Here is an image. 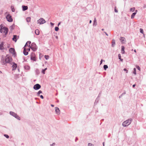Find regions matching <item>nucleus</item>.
Wrapping results in <instances>:
<instances>
[{
  "mask_svg": "<svg viewBox=\"0 0 146 146\" xmlns=\"http://www.w3.org/2000/svg\"><path fill=\"white\" fill-rule=\"evenodd\" d=\"M31 42H27L24 47L23 53L25 55L28 54V52L30 51V48L29 45L30 44Z\"/></svg>",
  "mask_w": 146,
  "mask_h": 146,
  "instance_id": "obj_1",
  "label": "nucleus"
},
{
  "mask_svg": "<svg viewBox=\"0 0 146 146\" xmlns=\"http://www.w3.org/2000/svg\"><path fill=\"white\" fill-rule=\"evenodd\" d=\"M12 60V58L10 56L7 55L5 57L4 60H3L2 64L4 65L6 63H9Z\"/></svg>",
  "mask_w": 146,
  "mask_h": 146,
  "instance_id": "obj_2",
  "label": "nucleus"
},
{
  "mask_svg": "<svg viewBox=\"0 0 146 146\" xmlns=\"http://www.w3.org/2000/svg\"><path fill=\"white\" fill-rule=\"evenodd\" d=\"M132 121V119H128L127 120H126L125 121H124L122 123V125L124 127H126L129 124H130L131 122Z\"/></svg>",
  "mask_w": 146,
  "mask_h": 146,
  "instance_id": "obj_3",
  "label": "nucleus"
},
{
  "mask_svg": "<svg viewBox=\"0 0 146 146\" xmlns=\"http://www.w3.org/2000/svg\"><path fill=\"white\" fill-rule=\"evenodd\" d=\"M9 51L10 53H11L12 55L15 56L16 55V52H15V49L13 48H10L9 50Z\"/></svg>",
  "mask_w": 146,
  "mask_h": 146,
  "instance_id": "obj_4",
  "label": "nucleus"
},
{
  "mask_svg": "<svg viewBox=\"0 0 146 146\" xmlns=\"http://www.w3.org/2000/svg\"><path fill=\"white\" fill-rule=\"evenodd\" d=\"M31 48L34 51H36V44L34 43H32L30 46Z\"/></svg>",
  "mask_w": 146,
  "mask_h": 146,
  "instance_id": "obj_5",
  "label": "nucleus"
},
{
  "mask_svg": "<svg viewBox=\"0 0 146 146\" xmlns=\"http://www.w3.org/2000/svg\"><path fill=\"white\" fill-rule=\"evenodd\" d=\"M37 22L39 24H42L46 22L45 20L42 18H40L37 21Z\"/></svg>",
  "mask_w": 146,
  "mask_h": 146,
  "instance_id": "obj_6",
  "label": "nucleus"
},
{
  "mask_svg": "<svg viewBox=\"0 0 146 146\" xmlns=\"http://www.w3.org/2000/svg\"><path fill=\"white\" fill-rule=\"evenodd\" d=\"M10 114L15 117V118H17V119L20 120V117L17 115V114L15 113H14L12 111H10Z\"/></svg>",
  "mask_w": 146,
  "mask_h": 146,
  "instance_id": "obj_7",
  "label": "nucleus"
},
{
  "mask_svg": "<svg viewBox=\"0 0 146 146\" xmlns=\"http://www.w3.org/2000/svg\"><path fill=\"white\" fill-rule=\"evenodd\" d=\"M6 19L9 22H11L13 21V19L12 18L11 16L9 15H8L6 16Z\"/></svg>",
  "mask_w": 146,
  "mask_h": 146,
  "instance_id": "obj_8",
  "label": "nucleus"
},
{
  "mask_svg": "<svg viewBox=\"0 0 146 146\" xmlns=\"http://www.w3.org/2000/svg\"><path fill=\"white\" fill-rule=\"evenodd\" d=\"M13 66H12L13 70H15L17 67V64L14 62L13 63Z\"/></svg>",
  "mask_w": 146,
  "mask_h": 146,
  "instance_id": "obj_9",
  "label": "nucleus"
},
{
  "mask_svg": "<svg viewBox=\"0 0 146 146\" xmlns=\"http://www.w3.org/2000/svg\"><path fill=\"white\" fill-rule=\"evenodd\" d=\"M8 32V29L5 27H3V32L5 33V35H6Z\"/></svg>",
  "mask_w": 146,
  "mask_h": 146,
  "instance_id": "obj_10",
  "label": "nucleus"
},
{
  "mask_svg": "<svg viewBox=\"0 0 146 146\" xmlns=\"http://www.w3.org/2000/svg\"><path fill=\"white\" fill-rule=\"evenodd\" d=\"M120 40L122 43L123 44L125 43V40L124 38L121 37Z\"/></svg>",
  "mask_w": 146,
  "mask_h": 146,
  "instance_id": "obj_11",
  "label": "nucleus"
},
{
  "mask_svg": "<svg viewBox=\"0 0 146 146\" xmlns=\"http://www.w3.org/2000/svg\"><path fill=\"white\" fill-rule=\"evenodd\" d=\"M55 111L56 112V113L59 114L60 113V110L58 108H56L55 109Z\"/></svg>",
  "mask_w": 146,
  "mask_h": 146,
  "instance_id": "obj_12",
  "label": "nucleus"
},
{
  "mask_svg": "<svg viewBox=\"0 0 146 146\" xmlns=\"http://www.w3.org/2000/svg\"><path fill=\"white\" fill-rule=\"evenodd\" d=\"M3 27L2 25H0V32L2 33L3 32Z\"/></svg>",
  "mask_w": 146,
  "mask_h": 146,
  "instance_id": "obj_13",
  "label": "nucleus"
},
{
  "mask_svg": "<svg viewBox=\"0 0 146 146\" xmlns=\"http://www.w3.org/2000/svg\"><path fill=\"white\" fill-rule=\"evenodd\" d=\"M124 49L125 48L124 46H121V53L123 54L125 53V51H124Z\"/></svg>",
  "mask_w": 146,
  "mask_h": 146,
  "instance_id": "obj_14",
  "label": "nucleus"
},
{
  "mask_svg": "<svg viewBox=\"0 0 146 146\" xmlns=\"http://www.w3.org/2000/svg\"><path fill=\"white\" fill-rule=\"evenodd\" d=\"M27 9L28 7L27 6H23V11H25L26 10H27Z\"/></svg>",
  "mask_w": 146,
  "mask_h": 146,
  "instance_id": "obj_15",
  "label": "nucleus"
},
{
  "mask_svg": "<svg viewBox=\"0 0 146 146\" xmlns=\"http://www.w3.org/2000/svg\"><path fill=\"white\" fill-rule=\"evenodd\" d=\"M3 43L2 42V44H0V49L1 50L3 49L4 48V47L3 46Z\"/></svg>",
  "mask_w": 146,
  "mask_h": 146,
  "instance_id": "obj_16",
  "label": "nucleus"
},
{
  "mask_svg": "<svg viewBox=\"0 0 146 146\" xmlns=\"http://www.w3.org/2000/svg\"><path fill=\"white\" fill-rule=\"evenodd\" d=\"M136 14V12H134L132 13L131 16V18L133 19L134 18V16Z\"/></svg>",
  "mask_w": 146,
  "mask_h": 146,
  "instance_id": "obj_17",
  "label": "nucleus"
},
{
  "mask_svg": "<svg viewBox=\"0 0 146 146\" xmlns=\"http://www.w3.org/2000/svg\"><path fill=\"white\" fill-rule=\"evenodd\" d=\"M16 38H17L16 36L14 35L13 36V40L15 41V42H16L17 41Z\"/></svg>",
  "mask_w": 146,
  "mask_h": 146,
  "instance_id": "obj_18",
  "label": "nucleus"
},
{
  "mask_svg": "<svg viewBox=\"0 0 146 146\" xmlns=\"http://www.w3.org/2000/svg\"><path fill=\"white\" fill-rule=\"evenodd\" d=\"M31 59L34 61H35L36 60V58L35 56H32L31 57Z\"/></svg>",
  "mask_w": 146,
  "mask_h": 146,
  "instance_id": "obj_19",
  "label": "nucleus"
},
{
  "mask_svg": "<svg viewBox=\"0 0 146 146\" xmlns=\"http://www.w3.org/2000/svg\"><path fill=\"white\" fill-rule=\"evenodd\" d=\"M115 44V41L114 40H112V46H114V45Z\"/></svg>",
  "mask_w": 146,
  "mask_h": 146,
  "instance_id": "obj_20",
  "label": "nucleus"
},
{
  "mask_svg": "<svg viewBox=\"0 0 146 146\" xmlns=\"http://www.w3.org/2000/svg\"><path fill=\"white\" fill-rule=\"evenodd\" d=\"M118 55L119 59V60H120L121 61H122L123 60V59H121V56L120 54H119Z\"/></svg>",
  "mask_w": 146,
  "mask_h": 146,
  "instance_id": "obj_21",
  "label": "nucleus"
},
{
  "mask_svg": "<svg viewBox=\"0 0 146 146\" xmlns=\"http://www.w3.org/2000/svg\"><path fill=\"white\" fill-rule=\"evenodd\" d=\"M26 20L27 22H29L30 21L31 18L30 17H27L26 19Z\"/></svg>",
  "mask_w": 146,
  "mask_h": 146,
  "instance_id": "obj_22",
  "label": "nucleus"
},
{
  "mask_svg": "<svg viewBox=\"0 0 146 146\" xmlns=\"http://www.w3.org/2000/svg\"><path fill=\"white\" fill-rule=\"evenodd\" d=\"M11 10L12 12H14L15 11V9L14 8L13 6H11Z\"/></svg>",
  "mask_w": 146,
  "mask_h": 146,
  "instance_id": "obj_23",
  "label": "nucleus"
},
{
  "mask_svg": "<svg viewBox=\"0 0 146 146\" xmlns=\"http://www.w3.org/2000/svg\"><path fill=\"white\" fill-rule=\"evenodd\" d=\"M135 8L133 7V8H131L130 9V10L132 12H133L134 11V10H135Z\"/></svg>",
  "mask_w": 146,
  "mask_h": 146,
  "instance_id": "obj_24",
  "label": "nucleus"
},
{
  "mask_svg": "<svg viewBox=\"0 0 146 146\" xmlns=\"http://www.w3.org/2000/svg\"><path fill=\"white\" fill-rule=\"evenodd\" d=\"M35 56V53L33 52H32L31 54V57Z\"/></svg>",
  "mask_w": 146,
  "mask_h": 146,
  "instance_id": "obj_25",
  "label": "nucleus"
},
{
  "mask_svg": "<svg viewBox=\"0 0 146 146\" xmlns=\"http://www.w3.org/2000/svg\"><path fill=\"white\" fill-rule=\"evenodd\" d=\"M104 68L105 70L108 68V66L107 65H105L104 66Z\"/></svg>",
  "mask_w": 146,
  "mask_h": 146,
  "instance_id": "obj_26",
  "label": "nucleus"
},
{
  "mask_svg": "<svg viewBox=\"0 0 146 146\" xmlns=\"http://www.w3.org/2000/svg\"><path fill=\"white\" fill-rule=\"evenodd\" d=\"M40 87V86L39 84H37V90L39 89Z\"/></svg>",
  "mask_w": 146,
  "mask_h": 146,
  "instance_id": "obj_27",
  "label": "nucleus"
},
{
  "mask_svg": "<svg viewBox=\"0 0 146 146\" xmlns=\"http://www.w3.org/2000/svg\"><path fill=\"white\" fill-rule=\"evenodd\" d=\"M44 57L46 60H48L49 58V56L48 55H45Z\"/></svg>",
  "mask_w": 146,
  "mask_h": 146,
  "instance_id": "obj_28",
  "label": "nucleus"
},
{
  "mask_svg": "<svg viewBox=\"0 0 146 146\" xmlns=\"http://www.w3.org/2000/svg\"><path fill=\"white\" fill-rule=\"evenodd\" d=\"M133 73L135 74L136 75V69L135 68H134L133 69Z\"/></svg>",
  "mask_w": 146,
  "mask_h": 146,
  "instance_id": "obj_29",
  "label": "nucleus"
},
{
  "mask_svg": "<svg viewBox=\"0 0 146 146\" xmlns=\"http://www.w3.org/2000/svg\"><path fill=\"white\" fill-rule=\"evenodd\" d=\"M140 32L143 34V29H141V28L140 29Z\"/></svg>",
  "mask_w": 146,
  "mask_h": 146,
  "instance_id": "obj_30",
  "label": "nucleus"
},
{
  "mask_svg": "<svg viewBox=\"0 0 146 146\" xmlns=\"http://www.w3.org/2000/svg\"><path fill=\"white\" fill-rule=\"evenodd\" d=\"M55 30L56 31H58L59 30V28L57 27H56L55 28Z\"/></svg>",
  "mask_w": 146,
  "mask_h": 146,
  "instance_id": "obj_31",
  "label": "nucleus"
},
{
  "mask_svg": "<svg viewBox=\"0 0 146 146\" xmlns=\"http://www.w3.org/2000/svg\"><path fill=\"white\" fill-rule=\"evenodd\" d=\"M42 91L41 90H40L37 93V94H38V96H39V94L40 93H42Z\"/></svg>",
  "mask_w": 146,
  "mask_h": 146,
  "instance_id": "obj_32",
  "label": "nucleus"
},
{
  "mask_svg": "<svg viewBox=\"0 0 146 146\" xmlns=\"http://www.w3.org/2000/svg\"><path fill=\"white\" fill-rule=\"evenodd\" d=\"M88 146H94V145L91 143H88Z\"/></svg>",
  "mask_w": 146,
  "mask_h": 146,
  "instance_id": "obj_33",
  "label": "nucleus"
},
{
  "mask_svg": "<svg viewBox=\"0 0 146 146\" xmlns=\"http://www.w3.org/2000/svg\"><path fill=\"white\" fill-rule=\"evenodd\" d=\"M136 67L137 69L139 70V71L140 70V68L138 66H136Z\"/></svg>",
  "mask_w": 146,
  "mask_h": 146,
  "instance_id": "obj_34",
  "label": "nucleus"
},
{
  "mask_svg": "<svg viewBox=\"0 0 146 146\" xmlns=\"http://www.w3.org/2000/svg\"><path fill=\"white\" fill-rule=\"evenodd\" d=\"M34 88L35 90H36V84L34 86Z\"/></svg>",
  "mask_w": 146,
  "mask_h": 146,
  "instance_id": "obj_35",
  "label": "nucleus"
},
{
  "mask_svg": "<svg viewBox=\"0 0 146 146\" xmlns=\"http://www.w3.org/2000/svg\"><path fill=\"white\" fill-rule=\"evenodd\" d=\"M4 135L7 138H9V136L5 134Z\"/></svg>",
  "mask_w": 146,
  "mask_h": 146,
  "instance_id": "obj_36",
  "label": "nucleus"
},
{
  "mask_svg": "<svg viewBox=\"0 0 146 146\" xmlns=\"http://www.w3.org/2000/svg\"><path fill=\"white\" fill-rule=\"evenodd\" d=\"M45 71L44 70V69L43 70L42 72L43 74H44L45 73Z\"/></svg>",
  "mask_w": 146,
  "mask_h": 146,
  "instance_id": "obj_37",
  "label": "nucleus"
},
{
  "mask_svg": "<svg viewBox=\"0 0 146 146\" xmlns=\"http://www.w3.org/2000/svg\"><path fill=\"white\" fill-rule=\"evenodd\" d=\"M115 11L116 13H117L118 12L117 10L116 9V7L115 9Z\"/></svg>",
  "mask_w": 146,
  "mask_h": 146,
  "instance_id": "obj_38",
  "label": "nucleus"
},
{
  "mask_svg": "<svg viewBox=\"0 0 146 146\" xmlns=\"http://www.w3.org/2000/svg\"><path fill=\"white\" fill-rule=\"evenodd\" d=\"M40 98L42 99H43L44 98L43 96L42 95H40Z\"/></svg>",
  "mask_w": 146,
  "mask_h": 146,
  "instance_id": "obj_39",
  "label": "nucleus"
},
{
  "mask_svg": "<svg viewBox=\"0 0 146 146\" xmlns=\"http://www.w3.org/2000/svg\"><path fill=\"white\" fill-rule=\"evenodd\" d=\"M95 23H96V19L95 18L94 20V25Z\"/></svg>",
  "mask_w": 146,
  "mask_h": 146,
  "instance_id": "obj_40",
  "label": "nucleus"
},
{
  "mask_svg": "<svg viewBox=\"0 0 146 146\" xmlns=\"http://www.w3.org/2000/svg\"><path fill=\"white\" fill-rule=\"evenodd\" d=\"M124 71H126V73H127V72H128V70L126 69V68H124Z\"/></svg>",
  "mask_w": 146,
  "mask_h": 146,
  "instance_id": "obj_41",
  "label": "nucleus"
},
{
  "mask_svg": "<svg viewBox=\"0 0 146 146\" xmlns=\"http://www.w3.org/2000/svg\"><path fill=\"white\" fill-rule=\"evenodd\" d=\"M50 24L52 26H53L54 25V24L52 22L50 23Z\"/></svg>",
  "mask_w": 146,
  "mask_h": 146,
  "instance_id": "obj_42",
  "label": "nucleus"
},
{
  "mask_svg": "<svg viewBox=\"0 0 146 146\" xmlns=\"http://www.w3.org/2000/svg\"><path fill=\"white\" fill-rule=\"evenodd\" d=\"M51 106L52 107H54V105L52 104L51 105Z\"/></svg>",
  "mask_w": 146,
  "mask_h": 146,
  "instance_id": "obj_43",
  "label": "nucleus"
},
{
  "mask_svg": "<svg viewBox=\"0 0 146 146\" xmlns=\"http://www.w3.org/2000/svg\"><path fill=\"white\" fill-rule=\"evenodd\" d=\"M135 84H134V85H133V87H135Z\"/></svg>",
  "mask_w": 146,
  "mask_h": 146,
  "instance_id": "obj_44",
  "label": "nucleus"
},
{
  "mask_svg": "<svg viewBox=\"0 0 146 146\" xmlns=\"http://www.w3.org/2000/svg\"><path fill=\"white\" fill-rule=\"evenodd\" d=\"M60 24V22H59L58 23V26H59V25Z\"/></svg>",
  "mask_w": 146,
  "mask_h": 146,
  "instance_id": "obj_45",
  "label": "nucleus"
},
{
  "mask_svg": "<svg viewBox=\"0 0 146 146\" xmlns=\"http://www.w3.org/2000/svg\"><path fill=\"white\" fill-rule=\"evenodd\" d=\"M39 34V31H38V34H37V35H38Z\"/></svg>",
  "mask_w": 146,
  "mask_h": 146,
  "instance_id": "obj_46",
  "label": "nucleus"
},
{
  "mask_svg": "<svg viewBox=\"0 0 146 146\" xmlns=\"http://www.w3.org/2000/svg\"><path fill=\"white\" fill-rule=\"evenodd\" d=\"M91 22H92V21H91V20H90V23H91Z\"/></svg>",
  "mask_w": 146,
  "mask_h": 146,
  "instance_id": "obj_47",
  "label": "nucleus"
},
{
  "mask_svg": "<svg viewBox=\"0 0 146 146\" xmlns=\"http://www.w3.org/2000/svg\"><path fill=\"white\" fill-rule=\"evenodd\" d=\"M134 52H135V53H136V50H134Z\"/></svg>",
  "mask_w": 146,
  "mask_h": 146,
  "instance_id": "obj_48",
  "label": "nucleus"
},
{
  "mask_svg": "<svg viewBox=\"0 0 146 146\" xmlns=\"http://www.w3.org/2000/svg\"><path fill=\"white\" fill-rule=\"evenodd\" d=\"M46 69H47V68H46L44 69V70L46 71Z\"/></svg>",
  "mask_w": 146,
  "mask_h": 146,
  "instance_id": "obj_49",
  "label": "nucleus"
},
{
  "mask_svg": "<svg viewBox=\"0 0 146 146\" xmlns=\"http://www.w3.org/2000/svg\"><path fill=\"white\" fill-rule=\"evenodd\" d=\"M100 62H101L100 64H101L102 63V60Z\"/></svg>",
  "mask_w": 146,
  "mask_h": 146,
  "instance_id": "obj_50",
  "label": "nucleus"
},
{
  "mask_svg": "<svg viewBox=\"0 0 146 146\" xmlns=\"http://www.w3.org/2000/svg\"><path fill=\"white\" fill-rule=\"evenodd\" d=\"M137 10H136L135 11V12H136V13H137Z\"/></svg>",
  "mask_w": 146,
  "mask_h": 146,
  "instance_id": "obj_51",
  "label": "nucleus"
},
{
  "mask_svg": "<svg viewBox=\"0 0 146 146\" xmlns=\"http://www.w3.org/2000/svg\"><path fill=\"white\" fill-rule=\"evenodd\" d=\"M106 34L108 36V35L106 33Z\"/></svg>",
  "mask_w": 146,
  "mask_h": 146,
  "instance_id": "obj_52",
  "label": "nucleus"
},
{
  "mask_svg": "<svg viewBox=\"0 0 146 146\" xmlns=\"http://www.w3.org/2000/svg\"><path fill=\"white\" fill-rule=\"evenodd\" d=\"M0 73H2V72L1 71H0Z\"/></svg>",
  "mask_w": 146,
  "mask_h": 146,
  "instance_id": "obj_53",
  "label": "nucleus"
},
{
  "mask_svg": "<svg viewBox=\"0 0 146 146\" xmlns=\"http://www.w3.org/2000/svg\"><path fill=\"white\" fill-rule=\"evenodd\" d=\"M35 33L36 34V30H35Z\"/></svg>",
  "mask_w": 146,
  "mask_h": 146,
  "instance_id": "obj_54",
  "label": "nucleus"
},
{
  "mask_svg": "<svg viewBox=\"0 0 146 146\" xmlns=\"http://www.w3.org/2000/svg\"><path fill=\"white\" fill-rule=\"evenodd\" d=\"M143 35H144V37L145 36L144 34H143Z\"/></svg>",
  "mask_w": 146,
  "mask_h": 146,
  "instance_id": "obj_55",
  "label": "nucleus"
},
{
  "mask_svg": "<svg viewBox=\"0 0 146 146\" xmlns=\"http://www.w3.org/2000/svg\"><path fill=\"white\" fill-rule=\"evenodd\" d=\"M103 145H104V143H103Z\"/></svg>",
  "mask_w": 146,
  "mask_h": 146,
  "instance_id": "obj_56",
  "label": "nucleus"
},
{
  "mask_svg": "<svg viewBox=\"0 0 146 146\" xmlns=\"http://www.w3.org/2000/svg\"><path fill=\"white\" fill-rule=\"evenodd\" d=\"M104 29H102V30H103Z\"/></svg>",
  "mask_w": 146,
  "mask_h": 146,
  "instance_id": "obj_57",
  "label": "nucleus"
}]
</instances>
